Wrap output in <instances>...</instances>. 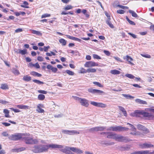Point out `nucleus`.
<instances>
[{
	"instance_id": "45",
	"label": "nucleus",
	"mask_w": 154,
	"mask_h": 154,
	"mask_svg": "<svg viewBox=\"0 0 154 154\" xmlns=\"http://www.w3.org/2000/svg\"><path fill=\"white\" fill-rule=\"evenodd\" d=\"M120 131H127L129 129L128 128H125V127H122V126H120Z\"/></svg>"
},
{
	"instance_id": "50",
	"label": "nucleus",
	"mask_w": 154,
	"mask_h": 154,
	"mask_svg": "<svg viewBox=\"0 0 154 154\" xmlns=\"http://www.w3.org/2000/svg\"><path fill=\"white\" fill-rule=\"evenodd\" d=\"M93 56L94 59H101V58L100 57L96 54H93Z\"/></svg>"
},
{
	"instance_id": "27",
	"label": "nucleus",
	"mask_w": 154,
	"mask_h": 154,
	"mask_svg": "<svg viewBox=\"0 0 154 154\" xmlns=\"http://www.w3.org/2000/svg\"><path fill=\"white\" fill-rule=\"evenodd\" d=\"M24 5H20V6L23 8H29V7L28 6L29 5L28 3L26 1H24L23 2Z\"/></svg>"
},
{
	"instance_id": "15",
	"label": "nucleus",
	"mask_w": 154,
	"mask_h": 154,
	"mask_svg": "<svg viewBox=\"0 0 154 154\" xmlns=\"http://www.w3.org/2000/svg\"><path fill=\"white\" fill-rule=\"evenodd\" d=\"M107 137L110 139H113L115 140L116 137V134L113 133L112 132H107Z\"/></svg>"
},
{
	"instance_id": "36",
	"label": "nucleus",
	"mask_w": 154,
	"mask_h": 154,
	"mask_svg": "<svg viewBox=\"0 0 154 154\" xmlns=\"http://www.w3.org/2000/svg\"><path fill=\"white\" fill-rule=\"evenodd\" d=\"M45 96L42 94H40L38 96V98L39 100H43L45 98Z\"/></svg>"
},
{
	"instance_id": "9",
	"label": "nucleus",
	"mask_w": 154,
	"mask_h": 154,
	"mask_svg": "<svg viewBox=\"0 0 154 154\" xmlns=\"http://www.w3.org/2000/svg\"><path fill=\"white\" fill-rule=\"evenodd\" d=\"M91 104L92 105L101 108H105L107 107V105L101 103H97L94 101H91Z\"/></svg>"
},
{
	"instance_id": "2",
	"label": "nucleus",
	"mask_w": 154,
	"mask_h": 154,
	"mask_svg": "<svg viewBox=\"0 0 154 154\" xmlns=\"http://www.w3.org/2000/svg\"><path fill=\"white\" fill-rule=\"evenodd\" d=\"M115 140L119 142L127 143L131 140L127 137L122 136L120 134H116Z\"/></svg>"
},
{
	"instance_id": "6",
	"label": "nucleus",
	"mask_w": 154,
	"mask_h": 154,
	"mask_svg": "<svg viewBox=\"0 0 154 154\" xmlns=\"http://www.w3.org/2000/svg\"><path fill=\"white\" fill-rule=\"evenodd\" d=\"M106 127L102 126H98L93 127L89 129L88 131L89 132L98 131H103L106 129Z\"/></svg>"
},
{
	"instance_id": "21",
	"label": "nucleus",
	"mask_w": 154,
	"mask_h": 154,
	"mask_svg": "<svg viewBox=\"0 0 154 154\" xmlns=\"http://www.w3.org/2000/svg\"><path fill=\"white\" fill-rule=\"evenodd\" d=\"M124 59H126L129 62V63L131 65H134L133 63L131 62V61L133 60V59L128 55L124 57Z\"/></svg>"
},
{
	"instance_id": "30",
	"label": "nucleus",
	"mask_w": 154,
	"mask_h": 154,
	"mask_svg": "<svg viewBox=\"0 0 154 154\" xmlns=\"http://www.w3.org/2000/svg\"><path fill=\"white\" fill-rule=\"evenodd\" d=\"M79 134V132L76 130H69V134L70 135H73L75 134Z\"/></svg>"
},
{
	"instance_id": "60",
	"label": "nucleus",
	"mask_w": 154,
	"mask_h": 154,
	"mask_svg": "<svg viewBox=\"0 0 154 154\" xmlns=\"http://www.w3.org/2000/svg\"><path fill=\"white\" fill-rule=\"evenodd\" d=\"M2 135L4 137H8V134L7 132L4 131L2 133Z\"/></svg>"
},
{
	"instance_id": "58",
	"label": "nucleus",
	"mask_w": 154,
	"mask_h": 154,
	"mask_svg": "<svg viewBox=\"0 0 154 154\" xmlns=\"http://www.w3.org/2000/svg\"><path fill=\"white\" fill-rule=\"evenodd\" d=\"M66 36L68 38L74 40L75 37L70 36L69 35H66Z\"/></svg>"
},
{
	"instance_id": "56",
	"label": "nucleus",
	"mask_w": 154,
	"mask_h": 154,
	"mask_svg": "<svg viewBox=\"0 0 154 154\" xmlns=\"http://www.w3.org/2000/svg\"><path fill=\"white\" fill-rule=\"evenodd\" d=\"M38 91L39 93L44 94H46L47 93V91L44 90H38Z\"/></svg>"
},
{
	"instance_id": "38",
	"label": "nucleus",
	"mask_w": 154,
	"mask_h": 154,
	"mask_svg": "<svg viewBox=\"0 0 154 154\" xmlns=\"http://www.w3.org/2000/svg\"><path fill=\"white\" fill-rule=\"evenodd\" d=\"M32 81L35 83L39 85L43 84H44L43 82L37 79H34L32 80Z\"/></svg>"
},
{
	"instance_id": "7",
	"label": "nucleus",
	"mask_w": 154,
	"mask_h": 154,
	"mask_svg": "<svg viewBox=\"0 0 154 154\" xmlns=\"http://www.w3.org/2000/svg\"><path fill=\"white\" fill-rule=\"evenodd\" d=\"M46 149L47 152L48 151V149L49 148H51L53 149L57 148L60 149L63 148V146L61 145H59L56 144H50L47 145H46Z\"/></svg>"
},
{
	"instance_id": "3",
	"label": "nucleus",
	"mask_w": 154,
	"mask_h": 154,
	"mask_svg": "<svg viewBox=\"0 0 154 154\" xmlns=\"http://www.w3.org/2000/svg\"><path fill=\"white\" fill-rule=\"evenodd\" d=\"M76 100L79 102L82 105L88 107L89 105L88 101L84 98H81L78 97H76Z\"/></svg>"
},
{
	"instance_id": "16",
	"label": "nucleus",
	"mask_w": 154,
	"mask_h": 154,
	"mask_svg": "<svg viewBox=\"0 0 154 154\" xmlns=\"http://www.w3.org/2000/svg\"><path fill=\"white\" fill-rule=\"evenodd\" d=\"M120 126L116 127H111L107 129L108 131H120Z\"/></svg>"
},
{
	"instance_id": "40",
	"label": "nucleus",
	"mask_w": 154,
	"mask_h": 154,
	"mask_svg": "<svg viewBox=\"0 0 154 154\" xmlns=\"http://www.w3.org/2000/svg\"><path fill=\"white\" fill-rule=\"evenodd\" d=\"M73 7L71 5H68L66 6L64 8V9L66 10L72 9Z\"/></svg>"
},
{
	"instance_id": "41",
	"label": "nucleus",
	"mask_w": 154,
	"mask_h": 154,
	"mask_svg": "<svg viewBox=\"0 0 154 154\" xmlns=\"http://www.w3.org/2000/svg\"><path fill=\"white\" fill-rule=\"evenodd\" d=\"M66 73L68 74L69 75H74V72L72 71H71L69 70H66Z\"/></svg>"
},
{
	"instance_id": "55",
	"label": "nucleus",
	"mask_w": 154,
	"mask_h": 154,
	"mask_svg": "<svg viewBox=\"0 0 154 154\" xmlns=\"http://www.w3.org/2000/svg\"><path fill=\"white\" fill-rule=\"evenodd\" d=\"M145 110L146 111L151 112L154 113V109L146 108L145 109Z\"/></svg>"
},
{
	"instance_id": "12",
	"label": "nucleus",
	"mask_w": 154,
	"mask_h": 154,
	"mask_svg": "<svg viewBox=\"0 0 154 154\" xmlns=\"http://www.w3.org/2000/svg\"><path fill=\"white\" fill-rule=\"evenodd\" d=\"M139 146L141 149H147L150 148L153 146V145L151 144H148L147 143L140 144Z\"/></svg>"
},
{
	"instance_id": "32",
	"label": "nucleus",
	"mask_w": 154,
	"mask_h": 154,
	"mask_svg": "<svg viewBox=\"0 0 154 154\" xmlns=\"http://www.w3.org/2000/svg\"><path fill=\"white\" fill-rule=\"evenodd\" d=\"M129 13L131 14V15L132 17H138V16L137 14L134 11L131 10H129Z\"/></svg>"
},
{
	"instance_id": "46",
	"label": "nucleus",
	"mask_w": 154,
	"mask_h": 154,
	"mask_svg": "<svg viewBox=\"0 0 154 154\" xmlns=\"http://www.w3.org/2000/svg\"><path fill=\"white\" fill-rule=\"evenodd\" d=\"M93 83L95 85H97L98 86L100 87H103V85L100 84L99 82H93Z\"/></svg>"
},
{
	"instance_id": "13",
	"label": "nucleus",
	"mask_w": 154,
	"mask_h": 154,
	"mask_svg": "<svg viewBox=\"0 0 154 154\" xmlns=\"http://www.w3.org/2000/svg\"><path fill=\"white\" fill-rule=\"evenodd\" d=\"M137 127L138 129L145 131L146 133H148L149 132L148 129L143 125L138 124L137 125Z\"/></svg>"
},
{
	"instance_id": "54",
	"label": "nucleus",
	"mask_w": 154,
	"mask_h": 154,
	"mask_svg": "<svg viewBox=\"0 0 154 154\" xmlns=\"http://www.w3.org/2000/svg\"><path fill=\"white\" fill-rule=\"evenodd\" d=\"M50 16H51V15L49 14H44L42 16V18L46 17H50Z\"/></svg>"
},
{
	"instance_id": "51",
	"label": "nucleus",
	"mask_w": 154,
	"mask_h": 154,
	"mask_svg": "<svg viewBox=\"0 0 154 154\" xmlns=\"http://www.w3.org/2000/svg\"><path fill=\"white\" fill-rule=\"evenodd\" d=\"M69 130L63 129L62 130V132L64 134H69Z\"/></svg>"
},
{
	"instance_id": "47",
	"label": "nucleus",
	"mask_w": 154,
	"mask_h": 154,
	"mask_svg": "<svg viewBox=\"0 0 154 154\" xmlns=\"http://www.w3.org/2000/svg\"><path fill=\"white\" fill-rule=\"evenodd\" d=\"M68 52L72 54H75V55H77V53H78V52L77 51H74L73 50H68Z\"/></svg>"
},
{
	"instance_id": "22",
	"label": "nucleus",
	"mask_w": 154,
	"mask_h": 154,
	"mask_svg": "<svg viewBox=\"0 0 154 154\" xmlns=\"http://www.w3.org/2000/svg\"><path fill=\"white\" fill-rule=\"evenodd\" d=\"M30 31H31V33L32 34H35L37 35L41 36L42 35V33L39 31H36L33 29H31Z\"/></svg>"
},
{
	"instance_id": "53",
	"label": "nucleus",
	"mask_w": 154,
	"mask_h": 154,
	"mask_svg": "<svg viewBox=\"0 0 154 154\" xmlns=\"http://www.w3.org/2000/svg\"><path fill=\"white\" fill-rule=\"evenodd\" d=\"M117 13L121 14H122L125 13V11L122 10H119L117 11Z\"/></svg>"
},
{
	"instance_id": "57",
	"label": "nucleus",
	"mask_w": 154,
	"mask_h": 154,
	"mask_svg": "<svg viewBox=\"0 0 154 154\" xmlns=\"http://www.w3.org/2000/svg\"><path fill=\"white\" fill-rule=\"evenodd\" d=\"M10 109L13 111L14 112H20V110L17 109H14L13 108H10Z\"/></svg>"
},
{
	"instance_id": "10",
	"label": "nucleus",
	"mask_w": 154,
	"mask_h": 154,
	"mask_svg": "<svg viewBox=\"0 0 154 154\" xmlns=\"http://www.w3.org/2000/svg\"><path fill=\"white\" fill-rule=\"evenodd\" d=\"M88 90L89 92L94 94H100L104 93L103 91L99 90L93 89L92 88H88Z\"/></svg>"
},
{
	"instance_id": "8",
	"label": "nucleus",
	"mask_w": 154,
	"mask_h": 154,
	"mask_svg": "<svg viewBox=\"0 0 154 154\" xmlns=\"http://www.w3.org/2000/svg\"><path fill=\"white\" fill-rule=\"evenodd\" d=\"M98 64L92 61L87 62L84 64L86 67H90L95 66H98Z\"/></svg>"
},
{
	"instance_id": "28",
	"label": "nucleus",
	"mask_w": 154,
	"mask_h": 154,
	"mask_svg": "<svg viewBox=\"0 0 154 154\" xmlns=\"http://www.w3.org/2000/svg\"><path fill=\"white\" fill-rule=\"evenodd\" d=\"M120 72L117 70H113L110 71V73L113 75H118L120 73Z\"/></svg>"
},
{
	"instance_id": "35",
	"label": "nucleus",
	"mask_w": 154,
	"mask_h": 154,
	"mask_svg": "<svg viewBox=\"0 0 154 154\" xmlns=\"http://www.w3.org/2000/svg\"><path fill=\"white\" fill-rule=\"evenodd\" d=\"M87 72H96V69L94 68H88L87 69Z\"/></svg>"
},
{
	"instance_id": "49",
	"label": "nucleus",
	"mask_w": 154,
	"mask_h": 154,
	"mask_svg": "<svg viewBox=\"0 0 154 154\" xmlns=\"http://www.w3.org/2000/svg\"><path fill=\"white\" fill-rule=\"evenodd\" d=\"M13 72L15 75H18L20 74L19 70L16 69H14L13 70Z\"/></svg>"
},
{
	"instance_id": "31",
	"label": "nucleus",
	"mask_w": 154,
	"mask_h": 154,
	"mask_svg": "<svg viewBox=\"0 0 154 154\" xmlns=\"http://www.w3.org/2000/svg\"><path fill=\"white\" fill-rule=\"evenodd\" d=\"M100 143L102 144H105L107 146L113 145L114 144V143L113 142H111L109 143L106 142L105 141H102Z\"/></svg>"
},
{
	"instance_id": "1",
	"label": "nucleus",
	"mask_w": 154,
	"mask_h": 154,
	"mask_svg": "<svg viewBox=\"0 0 154 154\" xmlns=\"http://www.w3.org/2000/svg\"><path fill=\"white\" fill-rule=\"evenodd\" d=\"M46 145H38L35 146L32 151L34 153H40L47 152Z\"/></svg>"
},
{
	"instance_id": "44",
	"label": "nucleus",
	"mask_w": 154,
	"mask_h": 154,
	"mask_svg": "<svg viewBox=\"0 0 154 154\" xmlns=\"http://www.w3.org/2000/svg\"><path fill=\"white\" fill-rule=\"evenodd\" d=\"M122 95L125 97H126L127 99H128L129 98H134V97H132V96L129 95V94H122Z\"/></svg>"
},
{
	"instance_id": "63",
	"label": "nucleus",
	"mask_w": 154,
	"mask_h": 154,
	"mask_svg": "<svg viewBox=\"0 0 154 154\" xmlns=\"http://www.w3.org/2000/svg\"><path fill=\"white\" fill-rule=\"evenodd\" d=\"M23 30L22 29L18 28L15 30V32L18 33L22 31Z\"/></svg>"
},
{
	"instance_id": "19",
	"label": "nucleus",
	"mask_w": 154,
	"mask_h": 154,
	"mask_svg": "<svg viewBox=\"0 0 154 154\" xmlns=\"http://www.w3.org/2000/svg\"><path fill=\"white\" fill-rule=\"evenodd\" d=\"M71 148H72V147L66 146L64 149H61L60 151L66 154H68L69 150H71Z\"/></svg>"
},
{
	"instance_id": "34",
	"label": "nucleus",
	"mask_w": 154,
	"mask_h": 154,
	"mask_svg": "<svg viewBox=\"0 0 154 154\" xmlns=\"http://www.w3.org/2000/svg\"><path fill=\"white\" fill-rule=\"evenodd\" d=\"M59 42L62 44V45L65 46L66 45V41L63 38L60 39L59 40Z\"/></svg>"
},
{
	"instance_id": "14",
	"label": "nucleus",
	"mask_w": 154,
	"mask_h": 154,
	"mask_svg": "<svg viewBox=\"0 0 154 154\" xmlns=\"http://www.w3.org/2000/svg\"><path fill=\"white\" fill-rule=\"evenodd\" d=\"M143 110H137L134 112L131 113L130 115L132 116L138 117L140 115H143Z\"/></svg>"
},
{
	"instance_id": "23",
	"label": "nucleus",
	"mask_w": 154,
	"mask_h": 154,
	"mask_svg": "<svg viewBox=\"0 0 154 154\" xmlns=\"http://www.w3.org/2000/svg\"><path fill=\"white\" fill-rule=\"evenodd\" d=\"M136 102L140 104H147V102L145 101L142 100L140 99H137L135 100Z\"/></svg>"
},
{
	"instance_id": "4",
	"label": "nucleus",
	"mask_w": 154,
	"mask_h": 154,
	"mask_svg": "<svg viewBox=\"0 0 154 154\" xmlns=\"http://www.w3.org/2000/svg\"><path fill=\"white\" fill-rule=\"evenodd\" d=\"M25 142L26 144H35L37 143L38 141L35 139H33L30 137H25L24 138Z\"/></svg>"
},
{
	"instance_id": "39",
	"label": "nucleus",
	"mask_w": 154,
	"mask_h": 154,
	"mask_svg": "<svg viewBox=\"0 0 154 154\" xmlns=\"http://www.w3.org/2000/svg\"><path fill=\"white\" fill-rule=\"evenodd\" d=\"M125 76L128 78L131 79H134L135 78V76H134L130 74H125Z\"/></svg>"
},
{
	"instance_id": "5",
	"label": "nucleus",
	"mask_w": 154,
	"mask_h": 154,
	"mask_svg": "<svg viewBox=\"0 0 154 154\" xmlns=\"http://www.w3.org/2000/svg\"><path fill=\"white\" fill-rule=\"evenodd\" d=\"M22 134L20 133H17L15 134H11L9 137V138L11 140H17L21 138Z\"/></svg>"
},
{
	"instance_id": "48",
	"label": "nucleus",
	"mask_w": 154,
	"mask_h": 154,
	"mask_svg": "<svg viewBox=\"0 0 154 154\" xmlns=\"http://www.w3.org/2000/svg\"><path fill=\"white\" fill-rule=\"evenodd\" d=\"M126 19L130 24L133 25H135V23L134 22L130 20L127 17H126Z\"/></svg>"
},
{
	"instance_id": "64",
	"label": "nucleus",
	"mask_w": 154,
	"mask_h": 154,
	"mask_svg": "<svg viewBox=\"0 0 154 154\" xmlns=\"http://www.w3.org/2000/svg\"><path fill=\"white\" fill-rule=\"evenodd\" d=\"M131 154H140V151H135L131 153Z\"/></svg>"
},
{
	"instance_id": "37",
	"label": "nucleus",
	"mask_w": 154,
	"mask_h": 154,
	"mask_svg": "<svg viewBox=\"0 0 154 154\" xmlns=\"http://www.w3.org/2000/svg\"><path fill=\"white\" fill-rule=\"evenodd\" d=\"M27 53L26 50L25 49L24 50H19V51L18 53L22 55H25Z\"/></svg>"
},
{
	"instance_id": "43",
	"label": "nucleus",
	"mask_w": 154,
	"mask_h": 154,
	"mask_svg": "<svg viewBox=\"0 0 154 154\" xmlns=\"http://www.w3.org/2000/svg\"><path fill=\"white\" fill-rule=\"evenodd\" d=\"M150 152L148 150H142L140 151V154H150Z\"/></svg>"
},
{
	"instance_id": "11",
	"label": "nucleus",
	"mask_w": 154,
	"mask_h": 154,
	"mask_svg": "<svg viewBox=\"0 0 154 154\" xmlns=\"http://www.w3.org/2000/svg\"><path fill=\"white\" fill-rule=\"evenodd\" d=\"M144 117H147V119L149 120H154V115L152 113L145 112L143 111L142 115Z\"/></svg>"
},
{
	"instance_id": "29",
	"label": "nucleus",
	"mask_w": 154,
	"mask_h": 154,
	"mask_svg": "<svg viewBox=\"0 0 154 154\" xmlns=\"http://www.w3.org/2000/svg\"><path fill=\"white\" fill-rule=\"evenodd\" d=\"M30 74L35 76L41 77L42 75L41 74L37 72L33 71L30 73Z\"/></svg>"
},
{
	"instance_id": "24",
	"label": "nucleus",
	"mask_w": 154,
	"mask_h": 154,
	"mask_svg": "<svg viewBox=\"0 0 154 154\" xmlns=\"http://www.w3.org/2000/svg\"><path fill=\"white\" fill-rule=\"evenodd\" d=\"M16 106L18 108L22 109H28L29 107L28 106L23 105H17Z\"/></svg>"
},
{
	"instance_id": "18",
	"label": "nucleus",
	"mask_w": 154,
	"mask_h": 154,
	"mask_svg": "<svg viewBox=\"0 0 154 154\" xmlns=\"http://www.w3.org/2000/svg\"><path fill=\"white\" fill-rule=\"evenodd\" d=\"M43 105L41 104H39L37 106L36 111L39 113H43L44 112V109H42L41 107H42Z\"/></svg>"
},
{
	"instance_id": "52",
	"label": "nucleus",
	"mask_w": 154,
	"mask_h": 154,
	"mask_svg": "<svg viewBox=\"0 0 154 154\" xmlns=\"http://www.w3.org/2000/svg\"><path fill=\"white\" fill-rule=\"evenodd\" d=\"M141 55L143 57L146 58H151V56L150 55L146 54H141Z\"/></svg>"
},
{
	"instance_id": "26",
	"label": "nucleus",
	"mask_w": 154,
	"mask_h": 154,
	"mask_svg": "<svg viewBox=\"0 0 154 154\" xmlns=\"http://www.w3.org/2000/svg\"><path fill=\"white\" fill-rule=\"evenodd\" d=\"M110 17H109V18H108V20L106 21V23L109 26L112 28H114V26L113 24L111 23L110 21Z\"/></svg>"
},
{
	"instance_id": "61",
	"label": "nucleus",
	"mask_w": 154,
	"mask_h": 154,
	"mask_svg": "<svg viewBox=\"0 0 154 154\" xmlns=\"http://www.w3.org/2000/svg\"><path fill=\"white\" fill-rule=\"evenodd\" d=\"M50 48V46H48L46 47L44 46V50L45 51L47 52L48 51V49Z\"/></svg>"
},
{
	"instance_id": "17",
	"label": "nucleus",
	"mask_w": 154,
	"mask_h": 154,
	"mask_svg": "<svg viewBox=\"0 0 154 154\" xmlns=\"http://www.w3.org/2000/svg\"><path fill=\"white\" fill-rule=\"evenodd\" d=\"M71 150L73 152L78 153L80 154L82 153L83 152L82 150L79 149L75 147H72V148H71Z\"/></svg>"
},
{
	"instance_id": "62",
	"label": "nucleus",
	"mask_w": 154,
	"mask_h": 154,
	"mask_svg": "<svg viewBox=\"0 0 154 154\" xmlns=\"http://www.w3.org/2000/svg\"><path fill=\"white\" fill-rule=\"evenodd\" d=\"M128 34L131 35L132 37H133L134 38H137L136 35L134 34H132L130 32H128Z\"/></svg>"
},
{
	"instance_id": "20",
	"label": "nucleus",
	"mask_w": 154,
	"mask_h": 154,
	"mask_svg": "<svg viewBox=\"0 0 154 154\" xmlns=\"http://www.w3.org/2000/svg\"><path fill=\"white\" fill-rule=\"evenodd\" d=\"M118 107L119 110L123 113L125 117L127 116V112L125 108L123 107L119 106H118Z\"/></svg>"
},
{
	"instance_id": "59",
	"label": "nucleus",
	"mask_w": 154,
	"mask_h": 154,
	"mask_svg": "<svg viewBox=\"0 0 154 154\" xmlns=\"http://www.w3.org/2000/svg\"><path fill=\"white\" fill-rule=\"evenodd\" d=\"M103 52L107 56H109L110 54V52L109 51H107L104 50L103 51Z\"/></svg>"
},
{
	"instance_id": "42",
	"label": "nucleus",
	"mask_w": 154,
	"mask_h": 154,
	"mask_svg": "<svg viewBox=\"0 0 154 154\" xmlns=\"http://www.w3.org/2000/svg\"><path fill=\"white\" fill-rule=\"evenodd\" d=\"M87 72V70H85L83 68H81L80 69L79 73H86Z\"/></svg>"
},
{
	"instance_id": "25",
	"label": "nucleus",
	"mask_w": 154,
	"mask_h": 154,
	"mask_svg": "<svg viewBox=\"0 0 154 154\" xmlns=\"http://www.w3.org/2000/svg\"><path fill=\"white\" fill-rule=\"evenodd\" d=\"M23 79L24 81L29 82L31 80V78L30 76H28V75H26L23 76Z\"/></svg>"
},
{
	"instance_id": "33",
	"label": "nucleus",
	"mask_w": 154,
	"mask_h": 154,
	"mask_svg": "<svg viewBox=\"0 0 154 154\" xmlns=\"http://www.w3.org/2000/svg\"><path fill=\"white\" fill-rule=\"evenodd\" d=\"M0 88L3 90L7 89H8V87L7 84H2Z\"/></svg>"
}]
</instances>
